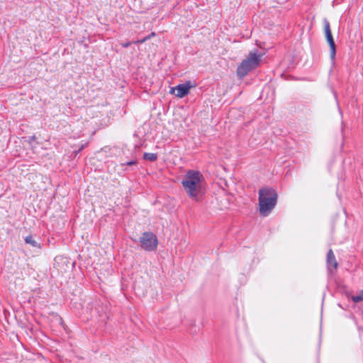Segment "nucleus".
<instances>
[{
  "instance_id": "nucleus-12",
  "label": "nucleus",
  "mask_w": 363,
  "mask_h": 363,
  "mask_svg": "<svg viewBox=\"0 0 363 363\" xmlns=\"http://www.w3.org/2000/svg\"><path fill=\"white\" fill-rule=\"evenodd\" d=\"M25 242L33 247L40 248V244L38 243L32 235L26 236L25 238Z\"/></svg>"
},
{
  "instance_id": "nucleus-11",
  "label": "nucleus",
  "mask_w": 363,
  "mask_h": 363,
  "mask_svg": "<svg viewBox=\"0 0 363 363\" xmlns=\"http://www.w3.org/2000/svg\"><path fill=\"white\" fill-rule=\"evenodd\" d=\"M329 46H330V58L333 60L335 57L336 54V48H335V44L333 38L330 40H327Z\"/></svg>"
},
{
  "instance_id": "nucleus-18",
  "label": "nucleus",
  "mask_w": 363,
  "mask_h": 363,
  "mask_svg": "<svg viewBox=\"0 0 363 363\" xmlns=\"http://www.w3.org/2000/svg\"><path fill=\"white\" fill-rule=\"evenodd\" d=\"M143 39L145 40V42L147 40L150 39V35H147V36L145 37Z\"/></svg>"
},
{
  "instance_id": "nucleus-9",
  "label": "nucleus",
  "mask_w": 363,
  "mask_h": 363,
  "mask_svg": "<svg viewBox=\"0 0 363 363\" xmlns=\"http://www.w3.org/2000/svg\"><path fill=\"white\" fill-rule=\"evenodd\" d=\"M324 31L327 40L333 38L330 27V23L327 19H324Z\"/></svg>"
},
{
  "instance_id": "nucleus-17",
  "label": "nucleus",
  "mask_w": 363,
  "mask_h": 363,
  "mask_svg": "<svg viewBox=\"0 0 363 363\" xmlns=\"http://www.w3.org/2000/svg\"><path fill=\"white\" fill-rule=\"evenodd\" d=\"M145 43V40L143 38L141 40H137L135 43Z\"/></svg>"
},
{
  "instance_id": "nucleus-16",
  "label": "nucleus",
  "mask_w": 363,
  "mask_h": 363,
  "mask_svg": "<svg viewBox=\"0 0 363 363\" xmlns=\"http://www.w3.org/2000/svg\"><path fill=\"white\" fill-rule=\"evenodd\" d=\"M135 163H136V162L135 160H133V161L127 162V164L128 165H133V164H135Z\"/></svg>"
},
{
  "instance_id": "nucleus-10",
  "label": "nucleus",
  "mask_w": 363,
  "mask_h": 363,
  "mask_svg": "<svg viewBox=\"0 0 363 363\" xmlns=\"http://www.w3.org/2000/svg\"><path fill=\"white\" fill-rule=\"evenodd\" d=\"M329 46H330V58L333 60L335 57L336 54V48H335V44L333 38L330 40H327Z\"/></svg>"
},
{
  "instance_id": "nucleus-7",
  "label": "nucleus",
  "mask_w": 363,
  "mask_h": 363,
  "mask_svg": "<svg viewBox=\"0 0 363 363\" xmlns=\"http://www.w3.org/2000/svg\"><path fill=\"white\" fill-rule=\"evenodd\" d=\"M327 264L330 271L336 269L337 267V262L336 261L333 251L330 249L327 254Z\"/></svg>"
},
{
  "instance_id": "nucleus-6",
  "label": "nucleus",
  "mask_w": 363,
  "mask_h": 363,
  "mask_svg": "<svg viewBox=\"0 0 363 363\" xmlns=\"http://www.w3.org/2000/svg\"><path fill=\"white\" fill-rule=\"evenodd\" d=\"M204 180L203 174L198 170H189L183 182H201Z\"/></svg>"
},
{
  "instance_id": "nucleus-14",
  "label": "nucleus",
  "mask_w": 363,
  "mask_h": 363,
  "mask_svg": "<svg viewBox=\"0 0 363 363\" xmlns=\"http://www.w3.org/2000/svg\"><path fill=\"white\" fill-rule=\"evenodd\" d=\"M352 300L355 303L363 301V290H362L358 295L352 296Z\"/></svg>"
},
{
  "instance_id": "nucleus-5",
  "label": "nucleus",
  "mask_w": 363,
  "mask_h": 363,
  "mask_svg": "<svg viewBox=\"0 0 363 363\" xmlns=\"http://www.w3.org/2000/svg\"><path fill=\"white\" fill-rule=\"evenodd\" d=\"M192 86L191 82L189 81L184 84H178L174 88H172L171 92L174 93L176 91L175 95L177 97L182 98L189 94Z\"/></svg>"
},
{
  "instance_id": "nucleus-2",
  "label": "nucleus",
  "mask_w": 363,
  "mask_h": 363,
  "mask_svg": "<svg viewBox=\"0 0 363 363\" xmlns=\"http://www.w3.org/2000/svg\"><path fill=\"white\" fill-rule=\"evenodd\" d=\"M262 55L257 50L250 52L237 68V75L240 79L244 78L250 71L259 66Z\"/></svg>"
},
{
  "instance_id": "nucleus-8",
  "label": "nucleus",
  "mask_w": 363,
  "mask_h": 363,
  "mask_svg": "<svg viewBox=\"0 0 363 363\" xmlns=\"http://www.w3.org/2000/svg\"><path fill=\"white\" fill-rule=\"evenodd\" d=\"M324 31L327 40L333 38L330 27V23L327 19H324Z\"/></svg>"
},
{
  "instance_id": "nucleus-1",
  "label": "nucleus",
  "mask_w": 363,
  "mask_h": 363,
  "mask_svg": "<svg viewBox=\"0 0 363 363\" xmlns=\"http://www.w3.org/2000/svg\"><path fill=\"white\" fill-rule=\"evenodd\" d=\"M277 193L272 188L264 187L259 191V211L262 216H267L277 202Z\"/></svg>"
},
{
  "instance_id": "nucleus-15",
  "label": "nucleus",
  "mask_w": 363,
  "mask_h": 363,
  "mask_svg": "<svg viewBox=\"0 0 363 363\" xmlns=\"http://www.w3.org/2000/svg\"><path fill=\"white\" fill-rule=\"evenodd\" d=\"M131 44L130 42H126V43H122L121 45L123 47V48H128V46H130Z\"/></svg>"
},
{
  "instance_id": "nucleus-4",
  "label": "nucleus",
  "mask_w": 363,
  "mask_h": 363,
  "mask_svg": "<svg viewBox=\"0 0 363 363\" xmlns=\"http://www.w3.org/2000/svg\"><path fill=\"white\" fill-rule=\"evenodd\" d=\"M140 246L147 251H153L157 246V238L152 233L145 232L140 238Z\"/></svg>"
},
{
  "instance_id": "nucleus-13",
  "label": "nucleus",
  "mask_w": 363,
  "mask_h": 363,
  "mask_svg": "<svg viewBox=\"0 0 363 363\" xmlns=\"http://www.w3.org/2000/svg\"><path fill=\"white\" fill-rule=\"evenodd\" d=\"M143 158L146 160L149 161H155L157 158V156L155 153H145L143 155Z\"/></svg>"
},
{
  "instance_id": "nucleus-3",
  "label": "nucleus",
  "mask_w": 363,
  "mask_h": 363,
  "mask_svg": "<svg viewBox=\"0 0 363 363\" xmlns=\"http://www.w3.org/2000/svg\"><path fill=\"white\" fill-rule=\"evenodd\" d=\"M189 196L199 200L205 193V187L202 183H182Z\"/></svg>"
},
{
  "instance_id": "nucleus-19",
  "label": "nucleus",
  "mask_w": 363,
  "mask_h": 363,
  "mask_svg": "<svg viewBox=\"0 0 363 363\" xmlns=\"http://www.w3.org/2000/svg\"><path fill=\"white\" fill-rule=\"evenodd\" d=\"M150 35V38L153 36L155 35V33L154 32L151 33V34Z\"/></svg>"
}]
</instances>
